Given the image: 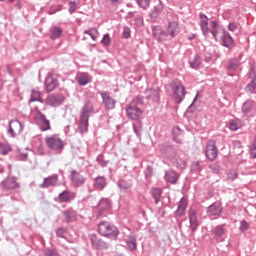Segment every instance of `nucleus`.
<instances>
[{
    "instance_id": "20e7f679",
    "label": "nucleus",
    "mask_w": 256,
    "mask_h": 256,
    "mask_svg": "<svg viewBox=\"0 0 256 256\" xmlns=\"http://www.w3.org/2000/svg\"><path fill=\"white\" fill-rule=\"evenodd\" d=\"M161 155L166 159H175L177 157V152L179 151L177 147H174L171 142H164L158 147Z\"/></svg>"
},
{
    "instance_id": "423d86ee",
    "label": "nucleus",
    "mask_w": 256,
    "mask_h": 256,
    "mask_svg": "<svg viewBox=\"0 0 256 256\" xmlns=\"http://www.w3.org/2000/svg\"><path fill=\"white\" fill-rule=\"evenodd\" d=\"M102 99V104L106 111H113L117 105V100L111 97L110 92L100 91L98 92Z\"/></svg>"
},
{
    "instance_id": "58836bf2",
    "label": "nucleus",
    "mask_w": 256,
    "mask_h": 256,
    "mask_svg": "<svg viewBox=\"0 0 256 256\" xmlns=\"http://www.w3.org/2000/svg\"><path fill=\"white\" fill-rule=\"evenodd\" d=\"M63 35V29L60 27H54L51 29L50 39H59Z\"/></svg>"
},
{
    "instance_id": "a211bd4d",
    "label": "nucleus",
    "mask_w": 256,
    "mask_h": 256,
    "mask_svg": "<svg viewBox=\"0 0 256 256\" xmlns=\"http://www.w3.org/2000/svg\"><path fill=\"white\" fill-rule=\"evenodd\" d=\"M49 187H59V176L57 174L44 178L43 183L40 184L41 189H49Z\"/></svg>"
},
{
    "instance_id": "dca6fc26",
    "label": "nucleus",
    "mask_w": 256,
    "mask_h": 256,
    "mask_svg": "<svg viewBox=\"0 0 256 256\" xmlns=\"http://www.w3.org/2000/svg\"><path fill=\"white\" fill-rule=\"evenodd\" d=\"M95 112V107L93 106V102L91 100H88L84 106L81 108L80 111V119H88L93 115Z\"/></svg>"
},
{
    "instance_id": "aec40b11",
    "label": "nucleus",
    "mask_w": 256,
    "mask_h": 256,
    "mask_svg": "<svg viewBox=\"0 0 256 256\" xmlns=\"http://www.w3.org/2000/svg\"><path fill=\"white\" fill-rule=\"evenodd\" d=\"M241 109H242L243 115H245L246 117H249L253 113H255V111H256V103L253 100H246L242 104V108Z\"/></svg>"
},
{
    "instance_id": "6ab92c4d",
    "label": "nucleus",
    "mask_w": 256,
    "mask_h": 256,
    "mask_svg": "<svg viewBox=\"0 0 256 256\" xmlns=\"http://www.w3.org/2000/svg\"><path fill=\"white\" fill-rule=\"evenodd\" d=\"M221 41L223 47H226V49H229V51L235 47V40H233L231 34H229V32L226 30L222 31Z\"/></svg>"
},
{
    "instance_id": "a878e982",
    "label": "nucleus",
    "mask_w": 256,
    "mask_h": 256,
    "mask_svg": "<svg viewBox=\"0 0 256 256\" xmlns=\"http://www.w3.org/2000/svg\"><path fill=\"white\" fill-rule=\"evenodd\" d=\"M206 212L209 217H219L223 213V208L221 205L213 203L206 208Z\"/></svg>"
},
{
    "instance_id": "0e129e2a",
    "label": "nucleus",
    "mask_w": 256,
    "mask_h": 256,
    "mask_svg": "<svg viewBox=\"0 0 256 256\" xmlns=\"http://www.w3.org/2000/svg\"><path fill=\"white\" fill-rule=\"evenodd\" d=\"M188 218H189V221L197 219V212L195 211V209H193V208L189 209Z\"/></svg>"
},
{
    "instance_id": "1a4fd4ad",
    "label": "nucleus",
    "mask_w": 256,
    "mask_h": 256,
    "mask_svg": "<svg viewBox=\"0 0 256 256\" xmlns=\"http://www.w3.org/2000/svg\"><path fill=\"white\" fill-rule=\"evenodd\" d=\"M205 155L209 161H215L219 155V150L217 149V144L215 140H210L207 143Z\"/></svg>"
},
{
    "instance_id": "4468645a",
    "label": "nucleus",
    "mask_w": 256,
    "mask_h": 256,
    "mask_svg": "<svg viewBox=\"0 0 256 256\" xmlns=\"http://www.w3.org/2000/svg\"><path fill=\"white\" fill-rule=\"evenodd\" d=\"M63 101H65V96L61 93L51 94L46 99V103L50 105V107H59L63 104Z\"/></svg>"
},
{
    "instance_id": "c03bdc74",
    "label": "nucleus",
    "mask_w": 256,
    "mask_h": 256,
    "mask_svg": "<svg viewBox=\"0 0 256 256\" xmlns=\"http://www.w3.org/2000/svg\"><path fill=\"white\" fill-rule=\"evenodd\" d=\"M89 74H82L78 77V84L82 87H84V85H87V83H89Z\"/></svg>"
},
{
    "instance_id": "f3484780",
    "label": "nucleus",
    "mask_w": 256,
    "mask_h": 256,
    "mask_svg": "<svg viewBox=\"0 0 256 256\" xmlns=\"http://www.w3.org/2000/svg\"><path fill=\"white\" fill-rule=\"evenodd\" d=\"M1 186L5 191H11L13 189H19L21 185L17 182L16 177H7L1 182Z\"/></svg>"
},
{
    "instance_id": "4c0bfd02",
    "label": "nucleus",
    "mask_w": 256,
    "mask_h": 256,
    "mask_svg": "<svg viewBox=\"0 0 256 256\" xmlns=\"http://www.w3.org/2000/svg\"><path fill=\"white\" fill-rule=\"evenodd\" d=\"M243 127V122L241 119H234L229 123V129L230 131H237L238 129H241Z\"/></svg>"
},
{
    "instance_id": "13d9d810",
    "label": "nucleus",
    "mask_w": 256,
    "mask_h": 256,
    "mask_svg": "<svg viewBox=\"0 0 256 256\" xmlns=\"http://www.w3.org/2000/svg\"><path fill=\"white\" fill-rule=\"evenodd\" d=\"M61 247H63V249H65V251H68V253L72 256H77V249L73 248V247H68L65 246V244H62Z\"/></svg>"
},
{
    "instance_id": "393cba45",
    "label": "nucleus",
    "mask_w": 256,
    "mask_h": 256,
    "mask_svg": "<svg viewBox=\"0 0 256 256\" xmlns=\"http://www.w3.org/2000/svg\"><path fill=\"white\" fill-rule=\"evenodd\" d=\"M152 35L157 41H159V43H161L162 41H165V38L167 37V32L163 31V28H161V26H153Z\"/></svg>"
},
{
    "instance_id": "e2e57ef3",
    "label": "nucleus",
    "mask_w": 256,
    "mask_h": 256,
    "mask_svg": "<svg viewBox=\"0 0 256 256\" xmlns=\"http://www.w3.org/2000/svg\"><path fill=\"white\" fill-rule=\"evenodd\" d=\"M65 233H67V230L63 227H60L56 230V236L62 239H65Z\"/></svg>"
},
{
    "instance_id": "7ed1b4c3",
    "label": "nucleus",
    "mask_w": 256,
    "mask_h": 256,
    "mask_svg": "<svg viewBox=\"0 0 256 256\" xmlns=\"http://www.w3.org/2000/svg\"><path fill=\"white\" fill-rule=\"evenodd\" d=\"M45 143L48 149H51L52 151H57V153H63V149H65V142H63L58 134L47 136L45 138Z\"/></svg>"
},
{
    "instance_id": "6e6552de",
    "label": "nucleus",
    "mask_w": 256,
    "mask_h": 256,
    "mask_svg": "<svg viewBox=\"0 0 256 256\" xmlns=\"http://www.w3.org/2000/svg\"><path fill=\"white\" fill-rule=\"evenodd\" d=\"M211 233H212L213 239L217 243H223V241H225V239L227 238V229L223 224L217 225L216 227H214Z\"/></svg>"
},
{
    "instance_id": "864d4df0",
    "label": "nucleus",
    "mask_w": 256,
    "mask_h": 256,
    "mask_svg": "<svg viewBox=\"0 0 256 256\" xmlns=\"http://www.w3.org/2000/svg\"><path fill=\"white\" fill-rule=\"evenodd\" d=\"M68 5H69L68 11H69L70 15H73V13L75 11H77V5H79V4L77 2H74V1H69Z\"/></svg>"
},
{
    "instance_id": "09e8293b",
    "label": "nucleus",
    "mask_w": 256,
    "mask_h": 256,
    "mask_svg": "<svg viewBox=\"0 0 256 256\" xmlns=\"http://www.w3.org/2000/svg\"><path fill=\"white\" fill-rule=\"evenodd\" d=\"M144 100L145 97L138 95L131 101L130 105H133L134 107H139V105H143Z\"/></svg>"
},
{
    "instance_id": "680f3d73",
    "label": "nucleus",
    "mask_w": 256,
    "mask_h": 256,
    "mask_svg": "<svg viewBox=\"0 0 256 256\" xmlns=\"http://www.w3.org/2000/svg\"><path fill=\"white\" fill-rule=\"evenodd\" d=\"M189 221H190V229L193 233H195V231H197V228L199 227V222L197 221V219L189 220Z\"/></svg>"
},
{
    "instance_id": "9b49d317",
    "label": "nucleus",
    "mask_w": 256,
    "mask_h": 256,
    "mask_svg": "<svg viewBox=\"0 0 256 256\" xmlns=\"http://www.w3.org/2000/svg\"><path fill=\"white\" fill-rule=\"evenodd\" d=\"M75 197L76 195L74 192L64 190L57 197L54 198V201L61 205L63 203H71V201H74Z\"/></svg>"
},
{
    "instance_id": "f03ea898",
    "label": "nucleus",
    "mask_w": 256,
    "mask_h": 256,
    "mask_svg": "<svg viewBox=\"0 0 256 256\" xmlns=\"http://www.w3.org/2000/svg\"><path fill=\"white\" fill-rule=\"evenodd\" d=\"M98 233H100L102 237H113L117 239V237H119V228L108 221H102L98 225Z\"/></svg>"
},
{
    "instance_id": "f704fd0d",
    "label": "nucleus",
    "mask_w": 256,
    "mask_h": 256,
    "mask_svg": "<svg viewBox=\"0 0 256 256\" xmlns=\"http://www.w3.org/2000/svg\"><path fill=\"white\" fill-rule=\"evenodd\" d=\"M189 65L192 69H199L201 67V57L195 54L189 59Z\"/></svg>"
},
{
    "instance_id": "473e14b6",
    "label": "nucleus",
    "mask_w": 256,
    "mask_h": 256,
    "mask_svg": "<svg viewBox=\"0 0 256 256\" xmlns=\"http://www.w3.org/2000/svg\"><path fill=\"white\" fill-rule=\"evenodd\" d=\"M78 129L81 135L87 133V131H89V120L85 118H80Z\"/></svg>"
},
{
    "instance_id": "72a5a7b5",
    "label": "nucleus",
    "mask_w": 256,
    "mask_h": 256,
    "mask_svg": "<svg viewBox=\"0 0 256 256\" xmlns=\"http://www.w3.org/2000/svg\"><path fill=\"white\" fill-rule=\"evenodd\" d=\"M117 187L120 189V191H129L131 187H133V183L129 180H119L117 182Z\"/></svg>"
},
{
    "instance_id": "49530a36",
    "label": "nucleus",
    "mask_w": 256,
    "mask_h": 256,
    "mask_svg": "<svg viewBox=\"0 0 256 256\" xmlns=\"http://www.w3.org/2000/svg\"><path fill=\"white\" fill-rule=\"evenodd\" d=\"M96 161L100 167H107V165H109V160H105L103 154H99L96 158Z\"/></svg>"
},
{
    "instance_id": "bb28decb",
    "label": "nucleus",
    "mask_w": 256,
    "mask_h": 256,
    "mask_svg": "<svg viewBox=\"0 0 256 256\" xmlns=\"http://www.w3.org/2000/svg\"><path fill=\"white\" fill-rule=\"evenodd\" d=\"M38 119L41 131H51V122L47 120L45 114L38 112Z\"/></svg>"
},
{
    "instance_id": "603ef678",
    "label": "nucleus",
    "mask_w": 256,
    "mask_h": 256,
    "mask_svg": "<svg viewBox=\"0 0 256 256\" xmlns=\"http://www.w3.org/2000/svg\"><path fill=\"white\" fill-rule=\"evenodd\" d=\"M44 255L45 256H61V254H59V252H57V250L51 249V248H46L44 250Z\"/></svg>"
},
{
    "instance_id": "b1692460",
    "label": "nucleus",
    "mask_w": 256,
    "mask_h": 256,
    "mask_svg": "<svg viewBox=\"0 0 256 256\" xmlns=\"http://www.w3.org/2000/svg\"><path fill=\"white\" fill-rule=\"evenodd\" d=\"M163 9H165V6L163 5V2L159 1V3L154 6L153 10L149 14L152 23H155V21H157L159 15L163 13Z\"/></svg>"
},
{
    "instance_id": "9d476101",
    "label": "nucleus",
    "mask_w": 256,
    "mask_h": 256,
    "mask_svg": "<svg viewBox=\"0 0 256 256\" xmlns=\"http://www.w3.org/2000/svg\"><path fill=\"white\" fill-rule=\"evenodd\" d=\"M69 179L75 187H83L87 183V178L77 170L70 171Z\"/></svg>"
},
{
    "instance_id": "8fccbe9b",
    "label": "nucleus",
    "mask_w": 256,
    "mask_h": 256,
    "mask_svg": "<svg viewBox=\"0 0 256 256\" xmlns=\"http://www.w3.org/2000/svg\"><path fill=\"white\" fill-rule=\"evenodd\" d=\"M202 167H201V162L200 161H195L192 162L191 164V171H194L195 173H200V171H202Z\"/></svg>"
},
{
    "instance_id": "bf43d9fd",
    "label": "nucleus",
    "mask_w": 256,
    "mask_h": 256,
    "mask_svg": "<svg viewBox=\"0 0 256 256\" xmlns=\"http://www.w3.org/2000/svg\"><path fill=\"white\" fill-rule=\"evenodd\" d=\"M227 177L230 181H235L239 177V174L233 170L227 172Z\"/></svg>"
},
{
    "instance_id": "de8ad7c7",
    "label": "nucleus",
    "mask_w": 256,
    "mask_h": 256,
    "mask_svg": "<svg viewBox=\"0 0 256 256\" xmlns=\"http://www.w3.org/2000/svg\"><path fill=\"white\" fill-rule=\"evenodd\" d=\"M175 165L178 169H180V171H183V169H187V161H185L183 158H178Z\"/></svg>"
},
{
    "instance_id": "7c9ffc66",
    "label": "nucleus",
    "mask_w": 256,
    "mask_h": 256,
    "mask_svg": "<svg viewBox=\"0 0 256 256\" xmlns=\"http://www.w3.org/2000/svg\"><path fill=\"white\" fill-rule=\"evenodd\" d=\"M181 137H183V131L181 128H179V126H175L172 130L173 141L178 143V145H181V143H183V139Z\"/></svg>"
},
{
    "instance_id": "5701e85b",
    "label": "nucleus",
    "mask_w": 256,
    "mask_h": 256,
    "mask_svg": "<svg viewBox=\"0 0 256 256\" xmlns=\"http://www.w3.org/2000/svg\"><path fill=\"white\" fill-rule=\"evenodd\" d=\"M200 28L205 37H209V18L204 13L199 14Z\"/></svg>"
},
{
    "instance_id": "4be33fe9",
    "label": "nucleus",
    "mask_w": 256,
    "mask_h": 256,
    "mask_svg": "<svg viewBox=\"0 0 256 256\" xmlns=\"http://www.w3.org/2000/svg\"><path fill=\"white\" fill-rule=\"evenodd\" d=\"M45 87L46 90L51 93V91H55L57 87H59V80H57L53 75L49 74L45 79Z\"/></svg>"
},
{
    "instance_id": "ddd939ff",
    "label": "nucleus",
    "mask_w": 256,
    "mask_h": 256,
    "mask_svg": "<svg viewBox=\"0 0 256 256\" xmlns=\"http://www.w3.org/2000/svg\"><path fill=\"white\" fill-rule=\"evenodd\" d=\"M98 212L96 214L97 219H100V217H103L105 215V211H109L111 209V199L109 198H102L98 202Z\"/></svg>"
},
{
    "instance_id": "5fc2aeb1",
    "label": "nucleus",
    "mask_w": 256,
    "mask_h": 256,
    "mask_svg": "<svg viewBox=\"0 0 256 256\" xmlns=\"http://www.w3.org/2000/svg\"><path fill=\"white\" fill-rule=\"evenodd\" d=\"M137 3L141 9H147L151 5V0H137Z\"/></svg>"
},
{
    "instance_id": "2eb2a0df",
    "label": "nucleus",
    "mask_w": 256,
    "mask_h": 256,
    "mask_svg": "<svg viewBox=\"0 0 256 256\" xmlns=\"http://www.w3.org/2000/svg\"><path fill=\"white\" fill-rule=\"evenodd\" d=\"M91 245L94 249L105 250L109 249V244L97 237V234H90L89 236Z\"/></svg>"
},
{
    "instance_id": "79ce46f5",
    "label": "nucleus",
    "mask_w": 256,
    "mask_h": 256,
    "mask_svg": "<svg viewBox=\"0 0 256 256\" xmlns=\"http://www.w3.org/2000/svg\"><path fill=\"white\" fill-rule=\"evenodd\" d=\"M127 247L129 251H136L137 250V238L130 237L127 241Z\"/></svg>"
},
{
    "instance_id": "412c9836",
    "label": "nucleus",
    "mask_w": 256,
    "mask_h": 256,
    "mask_svg": "<svg viewBox=\"0 0 256 256\" xmlns=\"http://www.w3.org/2000/svg\"><path fill=\"white\" fill-rule=\"evenodd\" d=\"M62 215L65 219V223H75V221H77V211L73 209V207L62 211Z\"/></svg>"
},
{
    "instance_id": "39448f33",
    "label": "nucleus",
    "mask_w": 256,
    "mask_h": 256,
    "mask_svg": "<svg viewBox=\"0 0 256 256\" xmlns=\"http://www.w3.org/2000/svg\"><path fill=\"white\" fill-rule=\"evenodd\" d=\"M144 95L145 99H147L149 103H159V101H161V88H146L144 91Z\"/></svg>"
},
{
    "instance_id": "a18cd8bd",
    "label": "nucleus",
    "mask_w": 256,
    "mask_h": 256,
    "mask_svg": "<svg viewBox=\"0 0 256 256\" xmlns=\"http://www.w3.org/2000/svg\"><path fill=\"white\" fill-rule=\"evenodd\" d=\"M239 67V60L237 58H232L228 63V70L235 71Z\"/></svg>"
},
{
    "instance_id": "e433bc0d",
    "label": "nucleus",
    "mask_w": 256,
    "mask_h": 256,
    "mask_svg": "<svg viewBox=\"0 0 256 256\" xmlns=\"http://www.w3.org/2000/svg\"><path fill=\"white\" fill-rule=\"evenodd\" d=\"M41 95V91L31 90L30 102L35 103V101H38V103H43V98H41Z\"/></svg>"
},
{
    "instance_id": "6e6d98bb",
    "label": "nucleus",
    "mask_w": 256,
    "mask_h": 256,
    "mask_svg": "<svg viewBox=\"0 0 256 256\" xmlns=\"http://www.w3.org/2000/svg\"><path fill=\"white\" fill-rule=\"evenodd\" d=\"M101 43L102 45H104V47H109V45H111V37L109 36L108 33L104 34Z\"/></svg>"
},
{
    "instance_id": "3c124183",
    "label": "nucleus",
    "mask_w": 256,
    "mask_h": 256,
    "mask_svg": "<svg viewBox=\"0 0 256 256\" xmlns=\"http://www.w3.org/2000/svg\"><path fill=\"white\" fill-rule=\"evenodd\" d=\"M144 176L146 179H151V177H153V166L151 165L146 166L144 170Z\"/></svg>"
},
{
    "instance_id": "37998d69",
    "label": "nucleus",
    "mask_w": 256,
    "mask_h": 256,
    "mask_svg": "<svg viewBox=\"0 0 256 256\" xmlns=\"http://www.w3.org/2000/svg\"><path fill=\"white\" fill-rule=\"evenodd\" d=\"M12 151H13V148H11V146H9V144L0 143V153H1V155H8Z\"/></svg>"
},
{
    "instance_id": "f8f14e48",
    "label": "nucleus",
    "mask_w": 256,
    "mask_h": 256,
    "mask_svg": "<svg viewBox=\"0 0 256 256\" xmlns=\"http://www.w3.org/2000/svg\"><path fill=\"white\" fill-rule=\"evenodd\" d=\"M126 114L129 119L133 121L139 120V117L143 115V110L139 106H133V104H128L126 108Z\"/></svg>"
},
{
    "instance_id": "774afa93",
    "label": "nucleus",
    "mask_w": 256,
    "mask_h": 256,
    "mask_svg": "<svg viewBox=\"0 0 256 256\" xmlns=\"http://www.w3.org/2000/svg\"><path fill=\"white\" fill-rule=\"evenodd\" d=\"M249 79H256V69L255 66H251L250 72H249Z\"/></svg>"
},
{
    "instance_id": "c756f323",
    "label": "nucleus",
    "mask_w": 256,
    "mask_h": 256,
    "mask_svg": "<svg viewBox=\"0 0 256 256\" xmlns=\"http://www.w3.org/2000/svg\"><path fill=\"white\" fill-rule=\"evenodd\" d=\"M185 211H187V198H181L177 210L175 212L176 217H183L185 215Z\"/></svg>"
},
{
    "instance_id": "f257e3e1",
    "label": "nucleus",
    "mask_w": 256,
    "mask_h": 256,
    "mask_svg": "<svg viewBox=\"0 0 256 256\" xmlns=\"http://www.w3.org/2000/svg\"><path fill=\"white\" fill-rule=\"evenodd\" d=\"M170 89L172 91V99L175 103L179 105L185 101V95H187V92H185V86H183L179 80H173L170 83Z\"/></svg>"
},
{
    "instance_id": "2f4dec72",
    "label": "nucleus",
    "mask_w": 256,
    "mask_h": 256,
    "mask_svg": "<svg viewBox=\"0 0 256 256\" xmlns=\"http://www.w3.org/2000/svg\"><path fill=\"white\" fill-rule=\"evenodd\" d=\"M165 179L168 183H177L179 181V174L175 170H169L165 173Z\"/></svg>"
},
{
    "instance_id": "4d7b16f0",
    "label": "nucleus",
    "mask_w": 256,
    "mask_h": 256,
    "mask_svg": "<svg viewBox=\"0 0 256 256\" xmlns=\"http://www.w3.org/2000/svg\"><path fill=\"white\" fill-rule=\"evenodd\" d=\"M210 169L212 172L215 173V175H221L222 168L218 164L210 165Z\"/></svg>"
},
{
    "instance_id": "c85d7f7f",
    "label": "nucleus",
    "mask_w": 256,
    "mask_h": 256,
    "mask_svg": "<svg viewBox=\"0 0 256 256\" xmlns=\"http://www.w3.org/2000/svg\"><path fill=\"white\" fill-rule=\"evenodd\" d=\"M166 33L167 35H170L172 39H175V37L179 35V22L178 21L169 22Z\"/></svg>"
},
{
    "instance_id": "0eeeda50",
    "label": "nucleus",
    "mask_w": 256,
    "mask_h": 256,
    "mask_svg": "<svg viewBox=\"0 0 256 256\" xmlns=\"http://www.w3.org/2000/svg\"><path fill=\"white\" fill-rule=\"evenodd\" d=\"M23 124L19 120H11L7 129V134L15 139L18 135L23 133Z\"/></svg>"
},
{
    "instance_id": "ea45409f",
    "label": "nucleus",
    "mask_w": 256,
    "mask_h": 256,
    "mask_svg": "<svg viewBox=\"0 0 256 256\" xmlns=\"http://www.w3.org/2000/svg\"><path fill=\"white\" fill-rule=\"evenodd\" d=\"M245 91L251 95H256V79H251L250 83L246 85Z\"/></svg>"
},
{
    "instance_id": "69168bd1",
    "label": "nucleus",
    "mask_w": 256,
    "mask_h": 256,
    "mask_svg": "<svg viewBox=\"0 0 256 256\" xmlns=\"http://www.w3.org/2000/svg\"><path fill=\"white\" fill-rule=\"evenodd\" d=\"M249 229V224L247 223V221L243 220L240 223V232L241 233H245V231H247Z\"/></svg>"
},
{
    "instance_id": "a19ab883",
    "label": "nucleus",
    "mask_w": 256,
    "mask_h": 256,
    "mask_svg": "<svg viewBox=\"0 0 256 256\" xmlns=\"http://www.w3.org/2000/svg\"><path fill=\"white\" fill-rule=\"evenodd\" d=\"M84 34L89 35L93 41H97V38L99 37V30H97V28H91L89 30H85Z\"/></svg>"
},
{
    "instance_id": "c9c22d12",
    "label": "nucleus",
    "mask_w": 256,
    "mask_h": 256,
    "mask_svg": "<svg viewBox=\"0 0 256 256\" xmlns=\"http://www.w3.org/2000/svg\"><path fill=\"white\" fill-rule=\"evenodd\" d=\"M163 195V189L161 188H152V197L157 205L159 201H161V197Z\"/></svg>"
},
{
    "instance_id": "052dcab7",
    "label": "nucleus",
    "mask_w": 256,
    "mask_h": 256,
    "mask_svg": "<svg viewBox=\"0 0 256 256\" xmlns=\"http://www.w3.org/2000/svg\"><path fill=\"white\" fill-rule=\"evenodd\" d=\"M136 27H143L145 25V22L143 21V16L137 15L136 18H134Z\"/></svg>"
},
{
    "instance_id": "cd10ccee",
    "label": "nucleus",
    "mask_w": 256,
    "mask_h": 256,
    "mask_svg": "<svg viewBox=\"0 0 256 256\" xmlns=\"http://www.w3.org/2000/svg\"><path fill=\"white\" fill-rule=\"evenodd\" d=\"M107 187V178L105 176H97L93 181V188L96 191H103Z\"/></svg>"
},
{
    "instance_id": "338daca9",
    "label": "nucleus",
    "mask_w": 256,
    "mask_h": 256,
    "mask_svg": "<svg viewBox=\"0 0 256 256\" xmlns=\"http://www.w3.org/2000/svg\"><path fill=\"white\" fill-rule=\"evenodd\" d=\"M28 157H29V154L27 153H20L16 155V159L18 161H27Z\"/></svg>"
}]
</instances>
